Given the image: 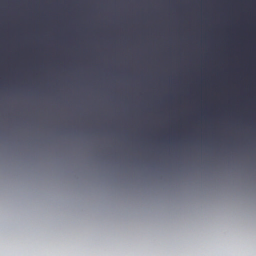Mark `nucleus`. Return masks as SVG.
Segmentation results:
<instances>
[{
  "mask_svg": "<svg viewBox=\"0 0 256 256\" xmlns=\"http://www.w3.org/2000/svg\"><path fill=\"white\" fill-rule=\"evenodd\" d=\"M144 178H148V177H144Z\"/></svg>",
  "mask_w": 256,
  "mask_h": 256,
  "instance_id": "obj_1",
  "label": "nucleus"
}]
</instances>
